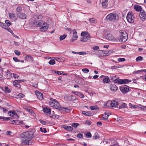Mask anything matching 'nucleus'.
Returning a JSON list of instances; mask_svg holds the SVG:
<instances>
[{"label":"nucleus","instance_id":"nucleus-64","mask_svg":"<svg viewBox=\"0 0 146 146\" xmlns=\"http://www.w3.org/2000/svg\"><path fill=\"white\" fill-rule=\"evenodd\" d=\"M13 59L16 62H18L19 61V60L16 57H13Z\"/></svg>","mask_w":146,"mask_h":146},{"label":"nucleus","instance_id":"nucleus-5","mask_svg":"<svg viewBox=\"0 0 146 146\" xmlns=\"http://www.w3.org/2000/svg\"><path fill=\"white\" fill-rule=\"evenodd\" d=\"M33 25L34 27H41L46 23L43 21L40 20V21H34L33 22Z\"/></svg>","mask_w":146,"mask_h":146},{"label":"nucleus","instance_id":"nucleus-10","mask_svg":"<svg viewBox=\"0 0 146 146\" xmlns=\"http://www.w3.org/2000/svg\"><path fill=\"white\" fill-rule=\"evenodd\" d=\"M139 16L142 20L146 19V13L143 10H141Z\"/></svg>","mask_w":146,"mask_h":146},{"label":"nucleus","instance_id":"nucleus-3","mask_svg":"<svg viewBox=\"0 0 146 146\" xmlns=\"http://www.w3.org/2000/svg\"><path fill=\"white\" fill-rule=\"evenodd\" d=\"M106 19L110 21H114L118 20L119 19L118 15L115 13H110L106 17Z\"/></svg>","mask_w":146,"mask_h":146},{"label":"nucleus","instance_id":"nucleus-40","mask_svg":"<svg viewBox=\"0 0 146 146\" xmlns=\"http://www.w3.org/2000/svg\"><path fill=\"white\" fill-rule=\"evenodd\" d=\"M61 110L65 111L66 112H69L70 111V110L66 108L62 107Z\"/></svg>","mask_w":146,"mask_h":146},{"label":"nucleus","instance_id":"nucleus-54","mask_svg":"<svg viewBox=\"0 0 146 146\" xmlns=\"http://www.w3.org/2000/svg\"><path fill=\"white\" fill-rule=\"evenodd\" d=\"M78 54L80 55H82L86 54L87 53L85 52H78Z\"/></svg>","mask_w":146,"mask_h":146},{"label":"nucleus","instance_id":"nucleus-55","mask_svg":"<svg viewBox=\"0 0 146 146\" xmlns=\"http://www.w3.org/2000/svg\"><path fill=\"white\" fill-rule=\"evenodd\" d=\"M54 72L56 74H57L58 75H61L62 74V73H61V72H62V73H63L62 71L60 72V71H56V70H54Z\"/></svg>","mask_w":146,"mask_h":146},{"label":"nucleus","instance_id":"nucleus-12","mask_svg":"<svg viewBox=\"0 0 146 146\" xmlns=\"http://www.w3.org/2000/svg\"><path fill=\"white\" fill-rule=\"evenodd\" d=\"M48 28V26L46 23H45L41 27L40 29L41 31L45 32L47 31Z\"/></svg>","mask_w":146,"mask_h":146},{"label":"nucleus","instance_id":"nucleus-26","mask_svg":"<svg viewBox=\"0 0 146 146\" xmlns=\"http://www.w3.org/2000/svg\"><path fill=\"white\" fill-rule=\"evenodd\" d=\"M116 76H115L110 77L111 78V80L113 81L115 83H117V81L118 78H116Z\"/></svg>","mask_w":146,"mask_h":146},{"label":"nucleus","instance_id":"nucleus-13","mask_svg":"<svg viewBox=\"0 0 146 146\" xmlns=\"http://www.w3.org/2000/svg\"><path fill=\"white\" fill-rule=\"evenodd\" d=\"M9 17L11 20L16 21L17 19L16 15L15 13H10L9 14Z\"/></svg>","mask_w":146,"mask_h":146},{"label":"nucleus","instance_id":"nucleus-36","mask_svg":"<svg viewBox=\"0 0 146 146\" xmlns=\"http://www.w3.org/2000/svg\"><path fill=\"white\" fill-rule=\"evenodd\" d=\"M110 101H108L106 102H105L104 104V106L106 107L107 106H109V105H110Z\"/></svg>","mask_w":146,"mask_h":146},{"label":"nucleus","instance_id":"nucleus-14","mask_svg":"<svg viewBox=\"0 0 146 146\" xmlns=\"http://www.w3.org/2000/svg\"><path fill=\"white\" fill-rule=\"evenodd\" d=\"M17 15L18 17L20 19H26L27 15L25 13L20 12L17 13Z\"/></svg>","mask_w":146,"mask_h":146},{"label":"nucleus","instance_id":"nucleus-53","mask_svg":"<svg viewBox=\"0 0 146 146\" xmlns=\"http://www.w3.org/2000/svg\"><path fill=\"white\" fill-rule=\"evenodd\" d=\"M0 26L2 28H4L5 27H6V26L5 25V24L1 22H0Z\"/></svg>","mask_w":146,"mask_h":146},{"label":"nucleus","instance_id":"nucleus-9","mask_svg":"<svg viewBox=\"0 0 146 146\" xmlns=\"http://www.w3.org/2000/svg\"><path fill=\"white\" fill-rule=\"evenodd\" d=\"M106 38L107 39L113 41H116L117 40L113 36L110 34H108L106 35Z\"/></svg>","mask_w":146,"mask_h":146},{"label":"nucleus","instance_id":"nucleus-47","mask_svg":"<svg viewBox=\"0 0 146 146\" xmlns=\"http://www.w3.org/2000/svg\"><path fill=\"white\" fill-rule=\"evenodd\" d=\"M14 52L17 55L19 56L21 54V52L17 50H15Z\"/></svg>","mask_w":146,"mask_h":146},{"label":"nucleus","instance_id":"nucleus-22","mask_svg":"<svg viewBox=\"0 0 146 146\" xmlns=\"http://www.w3.org/2000/svg\"><path fill=\"white\" fill-rule=\"evenodd\" d=\"M23 143L25 144L30 145L32 144L33 143L32 141L31 140H25L23 141Z\"/></svg>","mask_w":146,"mask_h":146},{"label":"nucleus","instance_id":"nucleus-19","mask_svg":"<svg viewBox=\"0 0 146 146\" xmlns=\"http://www.w3.org/2000/svg\"><path fill=\"white\" fill-rule=\"evenodd\" d=\"M25 60L30 62H33V58L31 56L27 55L25 57Z\"/></svg>","mask_w":146,"mask_h":146},{"label":"nucleus","instance_id":"nucleus-11","mask_svg":"<svg viewBox=\"0 0 146 146\" xmlns=\"http://www.w3.org/2000/svg\"><path fill=\"white\" fill-rule=\"evenodd\" d=\"M73 31V36L72 39L70 40V42H74V41L77 40L78 38V36L77 35V33L75 29H74Z\"/></svg>","mask_w":146,"mask_h":146},{"label":"nucleus","instance_id":"nucleus-41","mask_svg":"<svg viewBox=\"0 0 146 146\" xmlns=\"http://www.w3.org/2000/svg\"><path fill=\"white\" fill-rule=\"evenodd\" d=\"M103 81L104 83L106 82V83H107L110 81V79L109 78L107 77L104 78L103 79Z\"/></svg>","mask_w":146,"mask_h":146},{"label":"nucleus","instance_id":"nucleus-45","mask_svg":"<svg viewBox=\"0 0 146 146\" xmlns=\"http://www.w3.org/2000/svg\"><path fill=\"white\" fill-rule=\"evenodd\" d=\"M82 71L85 73H87L89 72V70L87 68H83Z\"/></svg>","mask_w":146,"mask_h":146},{"label":"nucleus","instance_id":"nucleus-59","mask_svg":"<svg viewBox=\"0 0 146 146\" xmlns=\"http://www.w3.org/2000/svg\"><path fill=\"white\" fill-rule=\"evenodd\" d=\"M39 121L40 122V123H41L42 124L44 125L46 124V121H44L42 120V119H40L39 120Z\"/></svg>","mask_w":146,"mask_h":146},{"label":"nucleus","instance_id":"nucleus-6","mask_svg":"<svg viewBox=\"0 0 146 146\" xmlns=\"http://www.w3.org/2000/svg\"><path fill=\"white\" fill-rule=\"evenodd\" d=\"M134 17L132 15L131 12H129L127 16V19L128 21L130 23H133L134 22Z\"/></svg>","mask_w":146,"mask_h":146},{"label":"nucleus","instance_id":"nucleus-51","mask_svg":"<svg viewBox=\"0 0 146 146\" xmlns=\"http://www.w3.org/2000/svg\"><path fill=\"white\" fill-rule=\"evenodd\" d=\"M28 112L31 113L32 114H35L34 111L32 110L28 109H25Z\"/></svg>","mask_w":146,"mask_h":146},{"label":"nucleus","instance_id":"nucleus-25","mask_svg":"<svg viewBox=\"0 0 146 146\" xmlns=\"http://www.w3.org/2000/svg\"><path fill=\"white\" fill-rule=\"evenodd\" d=\"M110 89L112 91H115L118 89V88L117 87L116 85L113 84L111 85Z\"/></svg>","mask_w":146,"mask_h":146},{"label":"nucleus","instance_id":"nucleus-44","mask_svg":"<svg viewBox=\"0 0 146 146\" xmlns=\"http://www.w3.org/2000/svg\"><path fill=\"white\" fill-rule=\"evenodd\" d=\"M5 22L6 24L7 25V27H8L9 26H10L12 24L11 22L8 20H6Z\"/></svg>","mask_w":146,"mask_h":146},{"label":"nucleus","instance_id":"nucleus-37","mask_svg":"<svg viewBox=\"0 0 146 146\" xmlns=\"http://www.w3.org/2000/svg\"><path fill=\"white\" fill-rule=\"evenodd\" d=\"M48 63L50 65H53L55 63V60L54 59H51L49 62Z\"/></svg>","mask_w":146,"mask_h":146},{"label":"nucleus","instance_id":"nucleus-8","mask_svg":"<svg viewBox=\"0 0 146 146\" xmlns=\"http://www.w3.org/2000/svg\"><path fill=\"white\" fill-rule=\"evenodd\" d=\"M117 83L119 84H124L131 82V80L127 79H120L118 78Z\"/></svg>","mask_w":146,"mask_h":146},{"label":"nucleus","instance_id":"nucleus-31","mask_svg":"<svg viewBox=\"0 0 146 146\" xmlns=\"http://www.w3.org/2000/svg\"><path fill=\"white\" fill-rule=\"evenodd\" d=\"M66 34H64L63 35L59 37V39L60 41L64 40L66 37Z\"/></svg>","mask_w":146,"mask_h":146},{"label":"nucleus","instance_id":"nucleus-34","mask_svg":"<svg viewBox=\"0 0 146 146\" xmlns=\"http://www.w3.org/2000/svg\"><path fill=\"white\" fill-rule=\"evenodd\" d=\"M28 133H26V132L24 133H21L20 135V137H21L23 138H26V135Z\"/></svg>","mask_w":146,"mask_h":146},{"label":"nucleus","instance_id":"nucleus-33","mask_svg":"<svg viewBox=\"0 0 146 146\" xmlns=\"http://www.w3.org/2000/svg\"><path fill=\"white\" fill-rule=\"evenodd\" d=\"M127 107V104L124 103H122L121 104V105L120 106H119V109H120L122 108H125Z\"/></svg>","mask_w":146,"mask_h":146},{"label":"nucleus","instance_id":"nucleus-28","mask_svg":"<svg viewBox=\"0 0 146 146\" xmlns=\"http://www.w3.org/2000/svg\"><path fill=\"white\" fill-rule=\"evenodd\" d=\"M26 133H28L26 135V138L28 139H29L31 138L33 136V134L31 132H27Z\"/></svg>","mask_w":146,"mask_h":146},{"label":"nucleus","instance_id":"nucleus-30","mask_svg":"<svg viewBox=\"0 0 146 146\" xmlns=\"http://www.w3.org/2000/svg\"><path fill=\"white\" fill-rule=\"evenodd\" d=\"M89 21L91 23H96L97 22V20L94 18H90Z\"/></svg>","mask_w":146,"mask_h":146},{"label":"nucleus","instance_id":"nucleus-27","mask_svg":"<svg viewBox=\"0 0 146 146\" xmlns=\"http://www.w3.org/2000/svg\"><path fill=\"white\" fill-rule=\"evenodd\" d=\"M64 129L67 131H70L73 130V128L70 126H65Z\"/></svg>","mask_w":146,"mask_h":146},{"label":"nucleus","instance_id":"nucleus-24","mask_svg":"<svg viewBox=\"0 0 146 146\" xmlns=\"http://www.w3.org/2000/svg\"><path fill=\"white\" fill-rule=\"evenodd\" d=\"M100 51L102 52V53L103 56H108L110 55V54L109 53V51L101 50H100Z\"/></svg>","mask_w":146,"mask_h":146},{"label":"nucleus","instance_id":"nucleus-35","mask_svg":"<svg viewBox=\"0 0 146 146\" xmlns=\"http://www.w3.org/2000/svg\"><path fill=\"white\" fill-rule=\"evenodd\" d=\"M99 137V136L98 133H95L94 135L93 136V139H98Z\"/></svg>","mask_w":146,"mask_h":146},{"label":"nucleus","instance_id":"nucleus-29","mask_svg":"<svg viewBox=\"0 0 146 146\" xmlns=\"http://www.w3.org/2000/svg\"><path fill=\"white\" fill-rule=\"evenodd\" d=\"M104 117H103V120H107L108 119V117L110 115L108 113L105 112L104 113Z\"/></svg>","mask_w":146,"mask_h":146},{"label":"nucleus","instance_id":"nucleus-23","mask_svg":"<svg viewBox=\"0 0 146 146\" xmlns=\"http://www.w3.org/2000/svg\"><path fill=\"white\" fill-rule=\"evenodd\" d=\"M54 108L55 109L61 110L62 107L60 106V104L58 102L56 103H54Z\"/></svg>","mask_w":146,"mask_h":146},{"label":"nucleus","instance_id":"nucleus-62","mask_svg":"<svg viewBox=\"0 0 146 146\" xmlns=\"http://www.w3.org/2000/svg\"><path fill=\"white\" fill-rule=\"evenodd\" d=\"M13 76L14 78L15 79L18 78L19 77L18 75L15 73H13Z\"/></svg>","mask_w":146,"mask_h":146},{"label":"nucleus","instance_id":"nucleus-57","mask_svg":"<svg viewBox=\"0 0 146 146\" xmlns=\"http://www.w3.org/2000/svg\"><path fill=\"white\" fill-rule=\"evenodd\" d=\"M86 124L90 125L92 123V122L91 121L88 120H86L85 122Z\"/></svg>","mask_w":146,"mask_h":146},{"label":"nucleus","instance_id":"nucleus-38","mask_svg":"<svg viewBox=\"0 0 146 146\" xmlns=\"http://www.w3.org/2000/svg\"><path fill=\"white\" fill-rule=\"evenodd\" d=\"M79 125V124L78 123H74L72 124V126L75 128H76Z\"/></svg>","mask_w":146,"mask_h":146},{"label":"nucleus","instance_id":"nucleus-43","mask_svg":"<svg viewBox=\"0 0 146 146\" xmlns=\"http://www.w3.org/2000/svg\"><path fill=\"white\" fill-rule=\"evenodd\" d=\"M143 57L141 56H139L137 57L136 59V61L137 62L141 61L143 60Z\"/></svg>","mask_w":146,"mask_h":146},{"label":"nucleus","instance_id":"nucleus-48","mask_svg":"<svg viewBox=\"0 0 146 146\" xmlns=\"http://www.w3.org/2000/svg\"><path fill=\"white\" fill-rule=\"evenodd\" d=\"M123 118L121 117H119L117 118V120L118 122H120L123 120Z\"/></svg>","mask_w":146,"mask_h":146},{"label":"nucleus","instance_id":"nucleus-61","mask_svg":"<svg viewBox=\"0 0 146 146\" xmlns=\"http://www.w3.org/2000/svg\"><path fill=\"white\" fill-rule=\"evenodd\" d=\"M49 104L51 107H54V103L53 102H50L49 103Z\"/></svg>","mask_w":146,"mask_h":146},{"label":"nucleus","instance_id":"nucleus-21","mask_svg":"<svg viewBox=\"0 0 146 146\" xmlns=\"http://www.w3.org/2000/svg\"><path fill=\"white\" fill-rule=\"evenodd\" d=\"M110 105L112 107H116L118 105V103L115 100L110 101Z\"/></svg>","mask_w":146,"mask_h":146},{"label":"nucleus","instance_id":"nucleus-39","mask_svg":"<svg viewBox=\"0 0 146 146\" xmlns=\"http://www.w3.org/2000/svg\"><path fill=\"white\" fill-rule=\"evenodd\" d=\"M82 114L86 116L89 115L90 114V113L89 111H83L82 112Z\"/></svg>","mask_w":146,"mask_h":146},{"label":"nucleus","instance_id":"nucleus-52","mask_svg":"<svg viewBox=\"0 0 146 146\" xmlns=\"http://www.w3.org/2000/svg\"><path fill=\"white\" fill-rule=\"evenodd\" d=\"M117 60L119 62H121L124 61L125 60L124 58H119Z\"/></svg>","mask_w":146,"mask_h":146},{"label":"nucleus","instance_id":"nucleus-18","mask_svg":"<svg viewBox=\"0 0 146 146\" xmlns=\"http://www.w3.org/2000/svg\"><path fill=\"white\" fill-rule=\"evenodd\" d=\"M134 9L136 11L139 12L142 10V8L141 6L138 5H134L133 7Z\"/></svg>","mask_w":146,"mask_h":146},{"label":"nucleus","instance_id":"nucleus-49","mask_svg":"<svg viewBox=\"0 0 146 146\" xmlns=\"http://www.w3.org/2000/svg\"><path fill=\"white\" fill-rule=\"evenodd\" d=\"M42 18V16L41 15L36 16L35 19H41Z\"/></svg>","mask_w":146,"mask_h":146},{"label":"nucleus","instance_id":"nucleus-20","mask_svg":"<svg viewBox=\"0 0 146 146\" xmlns=\"http://www.w3.org/2000/svg\"><path fill=\"white\" fill-rule=\"evenodd\" d=\"M43 111L44 112L49 114L51 113V110L48 107H45L43 109Z\"/></svg>","mask_w":146,"mask_h":146},{"label":"nucleus","instance_id":"nucleus-7","mask_svg":"<svg viewBox=\"0 0 146 146\" xmlns=\"http://www.w3.org/2000/svg\"><path fill=\"white\" fill-rule=\"evenodd\" d=\"M129 88L128 86L125 85L123 86L120 87L119 89L123 94H125L129 91Z\"/></svg>","mask_w":146,"mask_h":146},{"label":"nucleus","instance_id":"nucleus-4","mask_svg":"<svg viewBox=\"0 0 146 146\" xmlns=\"http://www.w3.org/2000/svg\"><path fill=\"white\" fill-rule=\"evenodd\" d=\"M81 35L82 36L81 39L82 41L86 42L90 39V35L88 33L86 32H83L81 33Z\"/></svg>","mask_w":146,"mask_h":146},{"label":"nucleus","instance_id":"nucleus-16","mask_svg":"<svg viewBox=\"0 0 146 146\" xmlns=\"http://www.w3.org/2000/svg\"><path fill=\"white\" fill-rule=\"evenodd\" d=\"M8 114H9V115L12 117V119L18 118V115L15 112L12 111H9Z\"/></svg>","mask_w":146,"mask_h":146},{"label":"nucleus","instance_id":"nucleus-32","mask_svg":"<svg viewBox=\"0 0 146 146\" xmlns=\"http://www.w3.org/2000/svg\"><path fill=\"white\" fill-rule=\"evenodd\" d=\"M90 108L92 110L99 109V108L97 106H90Z\"/></svg>","mask_w":146,"mask_h":146},{"label":"nucleus","instance_id":"nucleus-58","mask_svg":"<svg viewBox=\"0 0 146 146\" xmlns=\"http://www.w3.org/2000/svg\"><path fill=\"white\" fill-rule=\"evenodd\" d=\"M5 29L7 30L9 32L11 33V32H13L11 30L10 28H9V27H5Z\"/></svg>","mask_w":146,"mask_h":146},{"label":"nucleus","instance_id":"nucleus-42","mask_svg":"<svg viewBox=\"0 0 146 146\" xmlns=\"http://www.w3.org/2000/svg\"><path fill=\"white\" fill-rule=\"evenodd\" d=\"M5 91L7 93H9L11 92V91L9 88L7 86H6L5 88Z\"/></svg>","mask_w":146,"mask_h":146},{"label":"nucleus","instance_id":"nucleus-46","mask_svg":"<svg viewBox=\"0 0 146 146\" xmlns=\"http://www.w3.org/2000/svg\"><path fill=\"white\" fill-rule=\"evenodd\" d=\"M86 137L87 138H90L92 137V134L90 132H88L86 134Z\"/></svg>","mask_w":146,"mask_h":146},{"label":"nucleus","instance_id":"nucleus-17","mask_svg":"<svg viewBox=\"0 0 146 146\" xmlns=\"http://www.w3.org/2000/svg\"><path fill=\"white\" fill-rule=\"evenodd\" d=\"M35 93L37 98L40 100H42L43 99V94L41 93L38 91H35Z\"/></svg>","mask_w":146,"mask_h":146},{"label":"nucleus","instance_id":"nucleus-15","mask_svg":"<svg viewBox=\"0 0 146 146\" xmlns=\"http://www.w3.org/2000/svg\"><path fill=\"white\" fill-rule=\"evenodd\" d=\"M21 82V80H15L13 82V85L17 88H20L21 86L19 83Z\"/></svg>","mask_w":146,"mask_h":146},{"label":"nucleus","instance_id":"nucleus-60","mask_svg":"<svg viewBox=\"0 0 146 146\" xmlns=\"http://www.w3.org/2000/svg\"><path fill=\"white\" fill-rule=\"evenodd\" d=\"M77 137L79 138H82V137H83L82 134L81 133H79L77 135Z\"/></svg>","mask_w":146,"mask_h":146},{"label":"nucleus","instance_id":"nucleus-63","mask_svg":"<svg viewBox=\"0 0 146 146\" xmlns=\"http://www.w3.org/2000/svg\"><path fill=\"white\" fill-rule=\"evenodd\" d=\"M92 48L94 50H98V49H99V47L98 46H94L92 47Z\"/></svg>","mask_w":146,"mask_h":146},{"label":"nucleus","instance_id":"nucleus-2","mask_svg":"<svg viewBox=\"0 0 146 146\" xmlns=\"http://www.w3.org/2000/svg\"><path fill=\"white\" fill-rule=\"evenodd\" d=\"M100 3L103 8H106L108 4L110 6H113L114 3L113 0H100Z\"/></svg>","mask_w":146,"mask_h":146},{"label":"nucleus","instance_id":"nucleus-1","mask_svg":"<svg viewBox=\"0 0 146 146\" xmlns=\"http://www.w3.org/2000/svg\"><path fill=\"white\" fill-rule=\"evenodd\" d=\"M119 33H120V36L118 37V39L120 42H125L127 39V34L124 31L120 30L119 31Z\"/></svg>","mask_w":146,"mask_h":146},{"label":"nucleus","instance_id":"nucleus-50","mask_svg":"<svg viewBox=\"0 0 146 146\" xmlns=\"http://www.w3.org/2000/svg\"><path fill=\"white\" fill-rule=\"evenodd\" d=\"M40 130L41 132L44 133H46L47 132L46 128H40Z\"/></svg>","mask_w":146,"mask_h":146},{"label":"nucleus","instance_id":"nucleus-56","mask_svg":"<svg viewBox=\"0 0 146 146\" xmlns=\"http://www.w3.org/2000/svg\"><path fill=\"white\" fill-rule=\"evenodd\" d=\"M22 9L20 7H17L16 9V10L18 12H20L22 10Z\"/></svg>","mask_w":146,"mask_h":146}]
</instances>
